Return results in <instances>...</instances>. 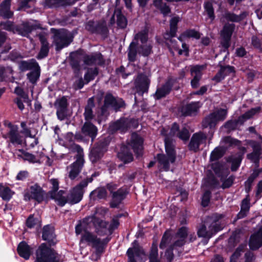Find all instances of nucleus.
<instances>
[{"instance_id": "nucleus-1", "label": "nucleus", "mask_w": 262, "mask_h": 262, "mask_svg": "<svg viewBox=\"0 0 262 262\" xmlns=\"http://www.w3.org/2000/svg\"><path fill=\"white\" fill-rule=\"evenodd\" d=\"M107 211V209L106 208H97L93 215L85 217L82 223L75 227L76 235L81 234L79 243L80 246L86 245L94 248L95 250L94 259L96 260L98 259L100 254L103 252L105 245L110 239L108 237L103 238L98 237L89 231V229L93 225L98 235L101 236L106 235L107 233V223L100 219V217H103Z\"/></svg>"}, {"instance_id": "nucleus-2", "label": "nucleus", "mask_w": 262, "mask_h": 262, "mask_svg": "<svg viewBox=\"0 0 262 262\" xmlns=\"http://www.w3.org/2000/svg\"><path fill=\"white\" fill-rule=\"evenodd\" d=\"M92 178L82 181L71 190L67 199L62 196L64 192L62 190L59 191L57 194L53 198L58 204L61 206H64L67 202L72 204L78 203L82 199L84 188L87 186L89 183L92 182Z\"/></svg>"}, {"instance_id": "nucleus-3", "label": "nucleus", "mask_w": 262, "mask_h": 262, "mask_svg": "<svg viewBox=\"0 0 262 262\" xmlns=\"http://www.w3.org/2000/svg\"><path fill=\"white\" fill-rule=\"evenodd\" d=\"M143 142L142 138L136 133H133L128 146L122 147L121 151L118 153V158L125 163L130 162L133 160V157L132 153L128 151L129 147H132L134 152L138 155H140L143 148Z\"/></svg>"}, {"instance_id": "nucleus-4", "label": "nucleus", "mask_w": 262, "mask_h": 262, "mask_svg": "<svg viewBox=\"0 0 262 262\" xmlns=\"http://www.w3.org/2000/svg\"><path fill=\"white\" fill-rule=\"evenodd\" d=\"M165 147L166 154H158L157 156L158 166L160 169L168 171L170 169V165L176 160V154L174 149V146L169 137L165 138Z\"/></svg>"}, {"instance_id": "nucleus-5", "label": "nucleus", "mask_w": 262, "mask_h": 262, "mask_svg": "<svg viewBox=\"0 0 262 262\" xmlns=\"http://www.w3.org/2000/svg\"><path fill=\"white\" fill-rule=\"evenodd\" d=\"M34 262H61L60 255L46 244H41L36 250Z\"/></svg>"}, {"instance_id": "nucleus-6", "label": "nucleus", "mask_w": 262, "mask_h": 262, "mask_svg": "<svg viewBox=\"0 0 262 262\" xmlns=\"http://www.w3.org/2000/svg\"><path fill=\"white\" fill-rule=\"evenodd\" d=\"M137 45L140 41L141 45L138 47V53L144 56H147L151 53L152 45L150 41L148 40V34L147 30H143L136 34L134 37Z\"/></svg>"}, {"instance_id": "nucleus-7", "label": "nucleus", "mask_w": 262, "mask_h": 262, "mask_svg": "<svg viewBox=\"0 0 262 262\" xmlns=\"http://www.w3.org/2000/svg\"><path fill=\"white\" fill-rule=\"evenodd\" d=\"M54 32L53 42L56 47L57 50L67 47L72 41V37L70 34L66 30H56L52 29Z\"/></svg>"}, {"instance_id": "nucleus-8", "label": "nucleus", "mask_w": 262, "mask_h": 262, "mask_svg": "<svg viewBox=\"0 0 262 262\" xmlns=\"http://www.w3.org/2000/svg\"><path fill=\"white\" fill-rule=\"evenodd\" d=\"M75 149L77 150L76 161L67 167L68 176L71 180H74L78 175L84 162L82 149L78 146H75Z\"/></svg>"}, {"instance_id": "nucleus-9", "label": "nucleus", "mask_w": 262, "mask_h": 262, "mask_svg": "<svg viewBox=\"0 0 262 262\" xmlns=\"http://www.w3.org/2000/svg\"><path fill=\"white\" fill-rule=\"evenodd\" d=\"M220 218H221V215H216L210 217L209 220L212 223L209 227V229L207 230L205 225L202 226L198 231L199 236L210 238L213 234L221 230V228L219 227L217 224V222Z\"/></svg>"}, {"instance_id": "nucleus-10", "label": "nucleus", "mask_w": 262, "mask_h": 262, "mask_svg": "<svg viewBox=\"0 0 262 262\" xmlns=\"http://www.w3.org/2000/svg\"><path fill=\"white\" fill-rule=\"evenodd\" d=\"M24 196L25 201L33 199L40 203L43 201L45 193L38 185L35 184L31 186L25 191Z\"/></svg>"}, {"instance_id": "nucleus-11", "label": "nucleus", "mask_w": 262, "mask_h": 262, "mask_svg": "<svg viewBox=\"0 0 262 262\" xmlns=\"http://www.w3.org/2000/svg\"><path fill=\"white\" fill-rule=\"evenodd\" d=\"M227 114V110L225 109H220L211 113L203 121V127L210 128L214 127L217 122L223 121L226 118Z\"/></svg>"}, {"instance_id": "nucleus-12", "label": "nucleus", "mask_w": 262, "mask_h": 262, "mask_svg": "<svg viewBox=\"0 0 262 262\" xmlns=\"http://www.w3.org/2000/svg\"><path fill=\"white\" fill-rule=\"evenodd\" d=\"M117 187V185L113 183H110L107 185L108 190L111 193H113L112 201L111 203V206L113 208L117 207L127 193V191L123 188L119 189L117 191L114 192V190H116Z\"/></svg>"}, {"instance_id": "nucleus-13", "label": "nucleus", "mask_w": 262, "mask_h": 262, "mask_svg": "<svg viewBox=\"0 0 262 262\" xmlns=\"http://www.w3.org/2000/svg\"><path fill=\"white\" fill-rule=\"evenodd\" d=\"M259 107L251 109L239 117L236 121H228L225 125V127L229 129H233L236 127L237 124H242L245 121L252 117L259 111Z\"/></svg>"}, {"instance_id": "nucleus-14", "label": "nucleus", "mask_w": 262, "mask_h": 262, "mask_svg": "<svg viewBox=\"0 0 262 262\" xmlns=\"http://www.w3.org/2000/svg\"><path fill=\"white\" fill-rule=\"evenodd\" d=\"M180 18L178 17H174L171 18L170 23V32L166 33L164 37L167 40V43L174 49H178V46L176 44V41L172 40L171 38L176 35L177 31V24L179 21Z\"/></svg>"}, {"instance_id": "nucleus-15", "label": "nucleus", "mask_w": 262, "mask_h": 262, "mask_svg": "<svg viewBox=\"0 0 262 262\" xmlns=\"http://www.w3.org/2000/svg\"><path fill=\"white\" fill-rule=\"evenodd\" d=\"M9 130L7 134L3 135V137L9 140L13 144H21L23 142V137L20 135L18 130V127L9 124L8 125Z\"/></svg>"}, {"instance_id": "nucleus-16", "label": "nucleus", "mask_w": 262, "mask_h": 262, "mask_svg": "<svg viewBox=\"0 0 262 262\" xmlns=\"http://www.w3.org/2000/svg\"><path fill=\"white\" fill-rule=\"evenodd\" d=\"M235 28V25L232 24H226L221 31L222 41L221 43L223 47L227 49L230 44V39L233 32Z\"/></svg>"}, {"instance_id": "nucleus-17", "label": "nucleus", "mask_w": 262, "mask_h": 262, "mask_svg": "<svg viewBox=\"0 0 262 262\" xmlns=\"http://www.w3.org/2000/svg\"><path fill=\"white\" fill-rule=\"evenodd\" d=\"M178 129H179L178 125L177 123H174L171 128L169 135H167L166 134V133H165L166 131H165V129H163L162 130L161 134H163V135L165 136H166L165 138L166 137H168L170 141V137H173V136H175L176 134L177 135V136L181 140H183L184 141L187 140L189 139V136H190L188 130L184 128H183L180 132L177 133L178 131Z\"/></svg>"}, {"instance_id": "nucleus-18", "label": "nucleus", "mask_w": 262, "mask_h": 262, "mask_svg": "<svg viewBox=\"0 0 262 262\" xmlns=\"http://www.w3.org/2000/svg\"><path fill=\"white\" fill-rule=\"evenodd\" d=\"M108 144V140H105L103 142L101 141L98 145L91 150L90 158L93 162H96L102 156Z\"/></svg>"}, {"instance_id": "nucleus-19", "label": "nucleus", "mask_w": 262, "mask_h": 262, "mask_svg": "<svg viewBox=\"0 0 262 262\" xmlns=\"http://www.w3.org/2000/svg\"><path fill=\"white\" fill-rule=\"evenodd\" d=\"M124 105V102L122 99L115 98L112 95L107 94L104 98V104L102 108V110H104L106 108H112L115 110H117L119 108Z\"/></svg>"}, {"instance_id": "nucleus-20", "label": "nucleus", "mask_w": 262, "mask_h": 262, "mask_svg": "<svg viewBox=\"0 0 262 262\" xmlns=\"http://www.w3.org/2000/svg\"><path fill=\"white\" fill-rule=\"evenodd\" d=\"M206 68L205 65H196L191 68V75L193 79L191 81V85L192 88H196L198 86L199 81L202 76V71Z\"/></svg>"}, {"instance_id": "nucleus-21", "label": "nucleus", "mask_w": 262, "mask_h": 262, "mask_svg": "<svg viewBox=\"0 0 262 262\" xmlns=\"http://www.w3.org/2000/svg\"><path fill=\"white\" fill-rule=\"evenodd\" d=\"M130 123V120L127 119H120L111 123L109 130L112 132L119 130L121 133H125L129 127Z\"/></svg>"}, {"instance_id": "nucleus-22", "label": "nucleus", "mask_w": 262, "mask_h": 262, "mask_svg": "<svg viewBox=\"0 0 262 262\" xmlns=\"http://www.w3.org/2000/svg\"><path fill=\"white\" fill-rule=\"evenodd\" d=\"M262 138H259L258 142L255 141H250L249 142V144L251 146L253 149V152L247 155L248 158L253 161H257L261 154Z\"/></svg>"}, {"instance_id": "nucleus-23", "label": "nucleus", "mask_w": 262, "mask_h": 262, "mask_svg": "<svg viewBox=\"0 0 262 262\" xmlns=\"http://www.w3.org/2000/svg\"><path fill=\"white\" fill-rule=\"evenodd\" d=\"M149 82V79L147 76L142 74L139 75L135 82L137 92L142 93L147 92Z\"/></svg>"}, {"instance_id": "nucleus-24", "label": "nucleus", "mask_w": 262, "mask_h": 262, "mask_svg": "<svg viewBox=\"0 0 262 262\" xmlns=\"http://www.w3.org/2000/svg\"><path fill=\"white\" fill-rule=\"evenodd\" d=\"M249 244L252 250L257 249L262 246V226L251 236Z\"/></svg>"}, {"instance_id": "nucleus-25", "label": "nucleus", "mask_w": 262, "mask_h": 262, "mask_svg": "<svg viewBox=\"0 0 262 262\" xmlns=\"http://www.w3.org/2000/svg\"><path fill=\"white\" fill-rule=\"evenodd\" d=\"M206 136L202 133L194 134L191 138L189 147L190 149L194 151H196L199 146L205 142Z\"/></svg>"}, {"instance_id": "nucleus-26", "label": "nucleus", "mask_w": 262, "mask_h": 262, "mask_svg": "<svg viewBox=\"0 0 262 262\" xmlns=\"http://www.w3.org/2000/svg\"><path fill=\"white\" fill-rule=\"evenodd\" d=\"M116 18V23L118 26L121 28H124L127 25V20L125 17L121 13L119 9H116L111 19V24H114Z\"/></svg>"}, {"instance_id": "nucleus-27", "label": "nucleus", "mask_w": 262, "mask_h": 262, "mask_svg": "<svg viewBox=\"0 0 262 262\" xmlns=\"http://www.w3.org/2000/svg\"><path fill=\"white\" fill-rule=\"evenodd\" d=\"M172 83V80H169L161 88L158 89L155 95L156 99H159L168 94L171 89Z\"/></svg>"}, {"instance_id": "nucleus-28", "label": "nucleus", "mask_w": 262, "mask_h": 262, "mask_svg": "<svg viewBox=\"0 0 262 262\" xmlns=\"http://www.w3.org/2000/svg\"><path fill=\"white\" fill-rule=\"evenodd\" d=\"M17 252L21 257L28 259L32 253V249L25 242H22L18 246Z\"/></svg>"}, {"instance_id": "nucleus-29", "label": "nucleus", "mask_w": 262, "mask_h": 262, "mask_svg": "<svg viewBox=\"0 0 262 262\" xmlns=\"http://www.w3.org/2000/svg\"><path fill=\"white\" fill-rule=\"evenodd\" d=\"M187 232V229L185 227L179 229L176 235V241L173 244V247H181L185 244Z\"/></svg>"}, {"instance_id": "nucleus-30", "label": "nucleus", "mask_w": 262, "mask_h": 262, "mask_svg": "<svg viewBox=\"0 0 262 262\" xmlns=\"http://www.w3.org/2000/svg\"><path fill=\"white\" fill-rule=\"evenodd\" d=\"M74 139L73 134L71 133H68L64 137L63 145L68 147L71 152L77 154V150L75 149V146H80L73 143Z\"/></svg>"}, {"instance_id": "nucleus-31", "label": "nucleus", "mask_w": 262, "mask_h": 262, "mask_svg": "<svg viewBox=\"0 0 262 262\" xmlns=\"http://www.w3.org/2000/svg\"><path fill=\"white\" fill-rule=\"evenodd\" d=\"M82 132L84 135L91 137L93 140L97 135V129L92 123L86 122L82 127Z\"/></svg>"}, {"instance_id": "nucleus-32", "label": "nucleus", "mask_w": 262, "mask_h": 262, "mask_svg": "<svg viewBox=\"0 0 262 262\" xmlns=\"http://www.w3.org/2000/svg\"><path fill=\"white\" fill-rule=\"evenodd\" d=\"M39 40L41 43V48L40 51L37 56L38 59H42L47 56L49 48V43L47 41V39L44 35L39 34Z\"/></svg>"}, {"instance_id": "nucleus-33", "label": "nucleus", "mask_w": 262, "mask_h": 262, "mask_svg": "<svg viewBox=\"0 0 262 262\" xmlns=\"http://www.w3.org/2000/svg\"><path fill=\"white\" fill-rule=\"evenodd\" d=\"M234 72V69L232 67L228 66L226 67H222L220 71L213 78V80L219 82L224 79L225 77L230 73Z\"/></svg>"}, {"instance_id": "nucleus-34", "label": "nucleus", "mask_w": 262, "mask_h": 262, "mask_svg": "<svg viewBox=\"0 0 262 262\" xmlns=\"http://www.w3.org/2000/svg\"><path fill=\"white\" fill-rule=\"evenodd\" d=\"M42 237L45 241H47L50 243H53L55 238L53 228L49 225L45 226L43 229Z\"/></svg>"}, {"instance_id": "nucleus-35", "label": "nucleus", "mask_w": 262, "mask_h": 262, "mask_svg": "<svg viewBox=\"0 0 262 262\" xmlns=\"http://www.w3.org/2000/svg\"><path fill=\"white\" fill-rule=\"evenodd\" d=\"M11 0H5L0 5V15L9 18L12 16V13L10 11Z\"/></svg>"}, {"instance_id": "nucleus-36", "label": "nucleus", "mask_w": 262, "mask_h": 262, "mask_svg": "<svg viewBox=\"0 0 262 262\" xmlns=\"http://www.w3.org/2000/svg\"><path fill=\"white\" fill-rule=\"evenodd\" d=\"M149 262H160L159 258L158 244L154 242L148 255Z\"/></svg>"}, {"instance_id": "nucleus-37", "label": "nucleus", "mask_w": 262, "mask_h": 262, "mask_svg": "<svg viewBox=\"0 0 262 262\" xmlns=\"http://www.w3.org/2000/svg\"><path fill=\"white\" fill-rule=\"evenodd\" d=\"M200 106L201 104L199 102H191L184 108L183 112L185 115H192L198 112Z\"/></svg>"}, {"instance_id": "nucleus-38", "label": "nucleus", "mask_w": 262, "mask_h": 262, "mask_svg": "<svg viewBox=\"0 0 262 262\" xmlns=\"http://www.w3.org/2000/svg\"><path fill=\"white\" fill-rule=\"evenodd\" d=\"M13 193L14 192L8 187L0 183V197L3 200L9 201Z\"/></svg>"}, {"instance_id": "nucleus-39", "label": "nucleus", "mask_w": 262, "mask_h": 262, "mask_svg": "<svg viewBox=\"0 0 262 262\" xmlns=\"http://www.w3.org/2000/svg\"><path fill=\"white\" fill-rule=\"evenodd\" d=\"M247 15V13L243 12L239 15L228 12L225 14V17L228 20L233 22H239L243 20Z\"/></svg>"}, {"instance_id": "nucleus-40", "label": "nucleus", "mask_w": 262, "mask_h": 262, "mask_svg": "<svg viewBox=\"0 0 262 262\" xmlns=\"http://www.w3.org/2000/svg\"><path fill=\"white\" fill-rule=\"evenodd\" d=\"M23 160L28 161L30 163H40L41 155L34 156L31 154L27 152H23L21 155L19 156Z\"/></svg>"}, {"instance_id": "nucleus-41", "label": "nucleus", "mask_w": 262, "mask_h": 262, "mask_svg": "<svg viewBox=\"0 0 262 262\" xmlns=\"http://www.w3.org/2000/svg\"><path fill=\"white\" fill-rule=\"evenodd\" d=\"M107 193L105 188H98L90 193V198L93 200L101 199L106 196Z\"/></svg>"}, {"instance_id": "nucleus-42", "label": "nucleus", "mask_w": 262, "mask_h": 262, "mask_svg": "<svg viewBox=\"0 0 262 262\" xmlns=\"http://www.w3.org/2000/svg\"><path fill=\"white\" fill-rule=\"evenodd\" d=\"M84 62L88 64H98L102 63V56L100 53H96L94 55L88 56L86 57Z\"/></svg>"}, {"instance_id": "nucleus-43", "label": "nucleus", "mask_w": 262, "mask_h": 262, "mask_svg": "<svg viewBox=\"0 0 262 262\" xmlns=\"http://www.w3.org/2000/svg\"><path fill=\"white\" fill-rule=\"evenodd\" d=\"M137 46V42L134 39L129 45L128 57L130 61H134L136 59L137 53H138Z\"/></svg>"}, {"instance_id": "nucleus-44", "label": "nucleus", "mask_w": 262, "mask_h": 262, "mask_svg": "<svg viewBox=\"0 0 262 262\" xmlns=\"http://www.w3.org/2000/svg\"><path fill=\"white\" fill-rule=\"evenodd\" d=\"M38 67V64L35 60L29 62L23 61L19 63V68L21 71H26Z\"/></svg>"}, {"instance_id": "nucleus-45", "label": "nucleus", "mask_w": 262, "mask_h": 262, "mask_svg": "<svg viewBox=\"0 0 262 262\" xmlns=\"http://www.w3.org/2000/svg\"><path fill=\"white\" fill-rule=\"evenodd\" d=\"M201 36L200 33L194 30H188L184 32L181 35H180L178 39L182 42L183 39L185 37H192L195 39H199Z\"/></svg>"}, {"instance_id": "nucleus-46", "label": "nucleus", "mask_w": 262, "mask_h": 262, "mask_svg": "<svg viewBox=\"0 0 262 262\" xmlns=\"http://www.w3.org/2000/svg\"><path fill=\"white\" fill-rule=\"evenodd\" d=\"M26 225L30 228L40 226V221L38 217H34V215H30L26 221Z\"/></svg>"}, {"instance_id": "nucleus-47", "label": "nucleus", "mask_w": 262, "mask_h": 262, "mask_svg": "<svg viewBox=\"0 0 262 262\" xmlns=\"http://www.w3.org/2000/svg\"><path fill=\"white\" fill-rule=\"evenodd\" d=\"M242 159V155L238 154L234 157H231L230 158V162H231V170L232 171H236L239 166Z\"/></svg>"}, {"instance_id": "nucleus-48", "label": "nucleus", "mask_w": 262, "mask_h": 262, "mask_svg": "<svg viewBox=\"0 0 262 262\" xmlns=\"http://www.w3.org/2000/svg\"><path fill=\"white\" fill-rule=\"evenodd\" d=\"M247 246L246 244H241L238 248L236 249L235 252L232 255L230 258L231 262H235L237 259L241 255L242 252H243L244 249Z\"/></svg>"}, {"instance_id": "nucleus-49", "label": "nucleus", "mask_w": 262, "mask_h": 262, "mask_svg": "<svg viewBox=\"0 0 262 262\" xmlns=\"http://www.w3.org/2000/svg\"><path fill=\"white\" fill-rule=\"evenodd\" d=\"M97 68L89 69L86 73L84 75V79L86 83L94 79L95 77L98 74Z\"/></svg>"}, {"instance_id": "nucleus-50", "label": "nucleus", "mask_w": 262, "mask_h": 262, "mask_svg": "<svg viewBox=\"0 0 262 262\" xmlns=\"http://www.w3.org/2000/svg\"><path fill=\"white\" fill-rule=\"evenodd\" d=\"M12 68L9 67L6 68L0 67V81H2L5 78L10 76L12 74Z\"/></svg>"}, {"instance_id": "nucleus-51", "label": "nucleus", "mask_w": 262, "mask_h": 262, "mask_svg": "<svg viewBox=\"0 0 262 262\" xmlns=\"http://www.w3.org/2000/svg\"><path fill=\"white\" fill-rule=\"evenodd\" d=\"M77 0H67V1L62 4L59 0H48L47 1V5L49 7H58L61 5H73Z\"/></svg>"}, {"instance_id": "nucleus-52", "label": "nucleus", "mask_w": 262, "mask_h": 262, "mask_svg": "<svg viewBox=\"0 0 262 262\" xmlns=\"http://www.w3.org/2000/svg\"><path fill=\"white\" fill-rule=\"evenodd\" d=\"M55 106L57 110H67V100L65 97H62L56 100Z\"/></svg>"}, {"instance_id": "nucleus-53", "label": "nucleus", "mask_w": 262, "mask_h": 262, "mask_svg": "<svg viewBox=\"0 0 262 262\" xmlns=\"http://www.w3.org/2000/svg\"><path fill=\"white\" fill-rule=\"evenodd\" d=\"M223 155V150L220 148H216L211 154L210 160L211 161H215L221 158Z\"/></svg>"}, {"instance_id": "nucleus-54", "label": "nucleus", "mask_w": 262, "mask_h": 262, "mask_svg": "<svg viewBox=\"0 0 262 262\" xmlns=\"http://www.w3.org/2000/svg\"><path fill=\"white\" fill-rule=\"evenodd\" d=\"M204 7L205 11L207 12L209 17L210 18L211 21L213 20L214 18V16L212 4L210 2L206 3L205 4Z\"/></svg>"}, {"instance_id": "nucleus-55", "label": "nucleus", "mask_w": 262, "mask_h": 262, "mask_svg": "<svg viewBox=\"0 0 262 262\" xmlns=\"http://www.w3.org/2000/svg\"><path fill=\"white\" fill-rule=\"evenodd\" d=\"M249 200L247 198L243 200L242 201L241 205V211L238 214L239 217H242L243 213L245 214L246 212H247L249 210Z\"/></svg>"}, {"instance_id": "nucleus-56", "label": "nucleus", "mask_w": 262, "mask_h": 262, "mask_svg": "<svg viewBox=\"0 0 262 262\" xmlns=\"http://www.w3.org/2000/svg\"><path fill=\"white\" fill-rule=\"evenodd\" d=\"M50 183L52 185V191L51 192V197L52 199H54L53 197L55 196L57 194H54L53 195V192H55L57 191L59 188V182L57 179H52L50 180Z\"/></svg>"}, {"instance_id": "nucleus-57", "label": "nucleus", "mask_w": 262, "mask_h": 262, "mask_svg": "<svg viewBox=\"0 0 262 262\" xmlns=\"http://www.w3.org/2000/svg\"><path fill=\"white\" fill-rule=\"evenodd\" d=\"M27 76L31 83H35L39 77V73L36 70L32 71L27 74Z\"/></svg>"}, {"instance_id": "nucleus-58", "label": "nucleus", "mask_w": 262, "mask_h": 262, "mask_svg": "<svg viewBox=\"0 0 262 262\" xmlns=\"http://www.w3.org/2000/svg\"><path fill=\"white\" fill-rule=\"evenodd\" d=\"M14 92L17 95L20 96L24 99V102H27L29 105H30V102L28 100V96L24 93L22 89L17 86L15 89Z\"/></svg>"}, {"instance_id": "nucleus-59", "label": "nucleus", "mask_w": 262, "mask_h": 262, "mask_svg": "<svg viewBox=\"0 0 262 262\" xmlns=\"http://www.w3.org/2000/svg\"><path fill=\"white\" fill-rule=\"evenodd\" d=\"M170 241V237L168 235V233L165 232L164 234L161 242L160 245V247L161 249H164L166 247V246L169 244Z\"/></svg>"}, {"instance_id": "nucleus-60", "label": "nucleus", "mask_w": 262, "mask_h": 262, "mask_svg": "<svg viewBox=\"0 0 262 262\" xmlns=\"http://www.w3.org/2000/svg\"><path fill=\"white\" fill-rule=\"evenodd\" d=\"M224 142L229 146L238 145L239 141L236 139H233L230 137H226L223 139Z\"/></svg>"}, {"instance_id": "nucleus-61", "label": "nucleus", "mask_w": 262, "mask_h": 262, "mask_svg": "<svg viewBox=\"0 0 262 262\" xmlns=\"http://www.w3.org/2000/svg\"><path fill=\"white\" fill-rule=\"evenodd\" d=\"M210 192L209 191H206L204 192L202 200V205L204 207H206L208 205V203L210 201Z\"/></svg>"}, {"instance_id": "nucleus-62", "label": "nucleus", "mask_w": 262, "mask_h": 262, "mask_svg": "<svg viewBox=\"0 0 262 262\" xmlns=\"http://www.w3.org/2000/svg\"><path fill=\"white\" fill-rule=\"evenodd\" d=\"M107 223L106 227L108 226V223L106 222ZM119 225V223L118 221V220L117 218L113 219L112 222V223L111 224L109 228H107V232L109 231L110 232H111L112 230L115 229L118 227V226Z\"/></svg>"}, {"instance_id": "nucleus-63", "label": "nucleus", "mask_w": 262, "mask_h": 262, "mask_svg": "<svg viewBox=\"0 0 262 262\" xmlns=\"http://www.w3.org/2000/svg\"><path fill=\"white\" fill-rule=\"evenodd\" d=\"M239 242L238 237L236 235H232L229 239V246L234 247Z\"/></svg>"}, {"instance_id": "nucleus-64", "label": "nucleus", "mask_w": 262, "mask_h": 262, "mask_svg": "<svg viewBox=\"0 0 262 262\" xmlns=\"http://www.w3.org/2000/svg\"><path fill=\"white\" fill-rule=\"evenodd\" d=\"M84 116L86 120H89L92 118L93 114L91 108L88 106L85 107V112H84Z\"/></svg>"}]
</instances>
